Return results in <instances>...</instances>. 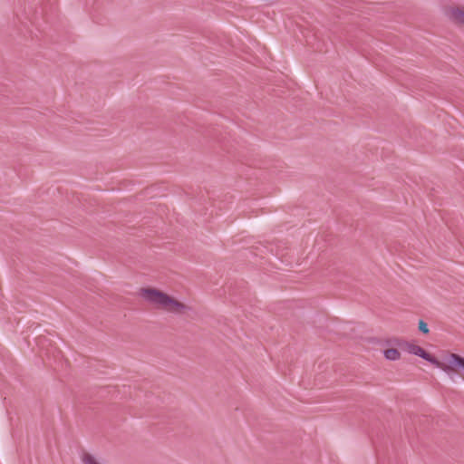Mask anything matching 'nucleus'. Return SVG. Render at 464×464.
<instances>
[{
  "label": "nucleus",
  "mask_w": 464,
  "mask_h": 464,
  "mask_svg": "<svg viewBox=\"0 0 464 464\" xmlns=\"http://www.w3.org/2000/svg\"><path fill=\"white\" fill-rule=\"evenodd\" d=\"M139 295L157 308L169 313L184 314L189 309L185 304L156 288L142 287L139 291Z\"/></svg>",
  "instance_id": "f257e3e1"
},
{
  "label": "nucleus",
  "mask_w": 464,
  "mask_h": 464,
  "mask_svg": "<svg viewBox=\"0 0 464 464\" xmlns=\"http://www.w3.org/2000/svg\"><path fill=\"white\" fill-rule=\"evenodd\" d=\"M401 347L405 349L409 353L420 356V358L430 362L437 368L441 369L446 372L462 369L464 371V358L456 353H450L447 357V363L439 361L437 358L427 353L420 346L404 342L403 343H397Z\"/></svg>",
  "instance_id": "f03ea898"
},
{
  "label": "nucleus",
  "mask_w": 464,
  "mask_h": 464,
  "mask_svg": "<svg viewBox=\"0 0 464 464\" xmlns=\"http://www.w3.org/2000/svg\"><path fill=\"white\" fill-rule=\"evenodd\" d=\"M447 15L455 24H464V9L452 7L447 10Z\"/></svg>",
  "instance_id": "7ed1b4c3"
},
{
  "label": "nucleus",
  "mask_w": 464,
  "mask_h": 464,
  "mask_svg": "<svg viewBox=\"0 0 464 464\" xmlns=\"http://www.w3.org/2000/svg\"><path fill=\"white\" fill-rule=\"evenodd\" d=\"M384 357L390 361H397L401 357L400 352L395 348H390L383 352Z\"/></svg>",
  "instance_id": "20e7f679"
},
{
  "label": "nucleus",
  "mask_w": 464,
  "mask_h": 464,
  "mask_svg": "<svg viewBox=\"0 0 464 464\" xmlns=\"http://www.w3.org/2000/svg\"><path fill=\"white\" fill-rule=\"evenodd\" d=\"M82 459L83 464H101L92 455L89 453H83Z\"/></svg>",
  "instance_id": "39448f33"
},
{
  "label": "nucleus",
  "mask_w": 464,
  "mask_h": 464,
  "mask_svg": "<svg viewBox=\"0 0 464 464\" xmlns=\"http://www.w3.org/2000/svg\"><path fill=\"white\" fill-rule=\"evenodd\" d=\"M419 331L425 334L429 333L428 324L423 320L419 322Z\"/></svg>",
  "instance_id": "423d86ee"
}]
</instances>
